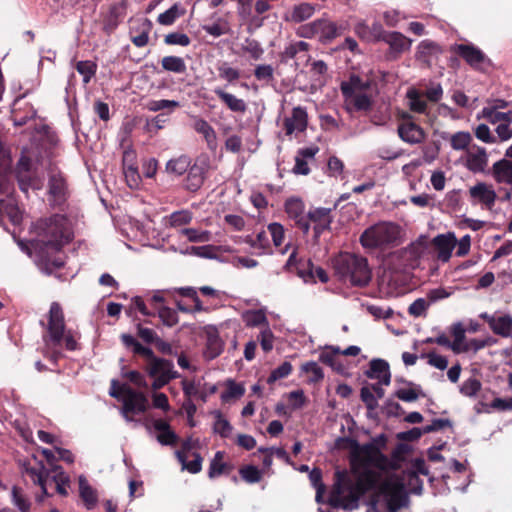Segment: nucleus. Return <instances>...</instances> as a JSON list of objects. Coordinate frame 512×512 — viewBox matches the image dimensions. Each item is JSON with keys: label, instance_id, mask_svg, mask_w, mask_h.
<instances>
[{"label": "nucleus", "instance_id": "nucleus-10", "mask_svg": "<svg viewBox=\"0 0 512 512\" xmlns=\"http://www.w3.org/2000/svg\"><path fill=\"white\" fill-rule=\"evenodd\" d=\"M14 176L19 189L25 194L29 189L40 190L43 187V179L25 151H22L15 165Z\"/></svg>", "mask_w": 512, "mask_h": 512}, {"label": "nucleus", "instance_id": "nucleus-34", "mask_svg": "<svg viewBox=\"0 0 512 512\" xmlns=\"http://www.w3.org/2000/svg\"><path fill=\"white\" fill-rule=\"evenodd\" d=\"M214 93L226 107L235 113H245L247 105L243 99L237 98L235 95L228 93L221 88H216Z\"/></svg>", "mask_w": 512, "mask_h": 512}, {"label": "nucleus", "instance_id": "nucleus-62", "mask_svg": "<svg viewBox=\"0 0 512 512\" xmlns=\"http://www.w3.org/2000/svg\"><path fill=\"white\" fill-rule=\"evenodd\" d=\"M361 401L365 404L368 412L375 410L378 407V401L370 387L363 386L360 390Z\"/></svg>", "mask_w": 512, "mask_h": 512}, {"label": "nucleus", "instance_id": "nucleus-2", "mask_svg": "<svg viewBox=\"0 0 512 512\" xmlns=\"http://www.w3.org/2000/svg\"><path fill=\"white\" fill-rule=\"evenodd\" d=\"M36 238L33 243L39 252L51 250L60 252L64 246L73 240V232L65 215L53 214L38 219L32 226Z\"/></svg>", "mask_w": 512, "mask_h": 512}, {"label": "nucleus", "instance_id": "nucleus-6", "mask_svg": "<svg viewBox=\"0 0 512 512\" xmlns=\"http://www.w3.org/2000/svg\"><path fill=\"white\" fill-rule=\"evenodd\" d=\"M43 341L49 347H58L64 343L66 350L75 351L79 349L76 335L72 330H66L64 312L58 302H52L48 312L46 334Z\"/></svg>", "mask_w": 512, "mask_h": 512}, {"label": "nucleus", "instance_id": "nucleus-39", "mask_svg": "<svg viewBox=\"0 0 512 512\" xmlns=\"http://www.w3.org/2000/svg\"><path fill=\"white\" fill-rule=\"evenodd\" d=\"M79 491L87 509H92L97 503L96 491L89 485L86 478L79 477Z\"/></svg>", "mask_w": 512, "mask_h": 512}, {"label": "nucleus", "instance_id": "nucleus-24", "mask_svg": "<svg viewBox=\"0 0 512 512\" xmlns=\"http://www.w3.org/2000/svg\"><path fill=\"white\" fill-rule=\"evenodd\" d=\"M307 124L308 115L306 109L301 106L294 107L291 117L285 118L283 123L286 135H291L295 131L304 132Z\"/></svg>", "mask_w": 512, "mask_h": 512}, {"label": "nucleus", "instance_id": "nucleus-17", "mask_svg": "<svg viewBox=\"0 0 512 512\" xmlns=\"http://www.w3.org/2000/svg\"><path fill=\"white\" fill-rule=\"evenodd\" d=\"M208 164L205 161L195 162L188 170L183 180V188L189 192H197L206 179Z\"/></svg>", "mask_w": 512, "mask_h": 512}, {"label": "nucleus", "instance_id": "nucleus-32", "mask_svg": "<svg viewBox=\"0 0 512 512\" xmlns=\"http://www.w3.org/2000/svg\"><path fill=\"white\" fill-rule=\"evenodd\" d=\"M469 193L471 198L479 200L488 207L494 205L497 197L495 191L484 182H479L471 187Z\"/></svg>", "mask_w": 512, "mask_h": 512}, {"label": "nucleus", "instance_id": "nucleus-40", "mask_svg": "<svg viewBox=\"0 0 512 512\" xmlns=\"http://www.w3.org/2000/svg\"><path fill=\"white\" fill-rule=\"evenodd\" d=\"M163 70L177 74L186 72L187 67L183 58L179 56H165L161 59Z\"/></svg>", "mask_w": 512, "mask_h": 512}, {"label": "nucleus", "instance_id": "nucleus-57", "mask_svg": "<svg viewBox=\"0 0 512 512\" xmlns=\"http://www.w3.org/2000/svg\"><path fill=\"white\" fill-rule=\"evenodd\" d=\"M164 43L166 45H179L187 47L191 43L190 37L182 32H172L164 36Z\"/></svg>", "mask_w": 512, "mask_h": 512}, {"label": "nucleus", "instance_id": "nucleus-53", "mask_svg": "<svg viewBox=\"0 0 512 512\" xmlns=\"http://www.w3.org/2000/svg\"><path fill=\"white\" fill-rule=\"evenodd\" d=\"M292 364L288 361L283 362L280 366L271 371L267 378L268 384H273L278 380L288 377L292 373Z\"/></svg>", "mask_w": 512, "mask_h": 512}, {"label": "nucleus", "instance_id": "nucleus-20", "mask_svg": "<svg viewBox=\"0 0 512 512\" xmlns=\"http://www.w3.org/2000/svg\"><path fill=\"white\" fill-rule=\"evenodd\" d=\"M505 156L512 159V145L507 148ZM492 175L496 182L509 185L512 190V160L504 158L495 162Z\"/></svg>", "mask_w": 512, "mask_h": 512}, {"label": "nucleus", "instance_id": "nucleus-38", "mask_svg": "<svg viewBox=\"0 0 512 512\" xmlns=\"http://www.w3.org/2000/svg\"><path fill=\"white\" fill-rule=\"evenodd\" d=\"M341 349L339 347H327L325 351L320 353L319 360L325 364L330 366L337 372H342L343 365L341 364L338 356L340 354Z\"/></svg>", "mask_w": 512, "mask_h": 512}, {"label": "nucleus", "instance_id": "nucleus-1", "mask_svg": "<svg viewBox=\"0 0 512 512\" xmlns=\"http://www.w3.org/2000/svg\"><path fill=\"white\" fill-rule=\"evenodd\" d=\"M357 476L354 483L347 471H337L335 473V483L333 485L329 505L333 508L348 509L352 504L357 503L360 496L368 491L379 489L381 494H389L391 484L381 482V474L375 470H366L354 473Z\"/></svg>", "mask_w": 512, "mask_h": 512}, {"label": "nucleus", "instance_id": "nucleus-26", "mask_svg": "<svg viewBox=\"0 0 512 512\" xmlns=\"http://www.w3.org/2000/svg\"><path fill=\"white\" fill-rule=\"evenodd\" d=\"M365 375L369 379H378L383 385H389L391 381L389 364L383 359L371 360Z\"/></svg>", "mask_w": 512, "mask_h": 512}, {"label": "nucleus", "instance_id": "nucleus-14", "mask_svg": "<svg viewBox=\"0 0 512 512\" xmlns=\"http://www.w3.org/2000/svg\"><path fill=\"white\" fill-rule=\"evenodd\" d=\"M127 8V0H121L116 3H112L107 12L102 14V30L107 35L113 33L124 20L127 14Z\"/></svg>", "mask_w": 512, "mask_h": 512}, {"label": "nucleus", "instance_id": "nucleus-7", "mask_svg": "<svg viewBox=\"0 0 512 512\" xmlns=\"http://www.w3.org/2000/svg\"><path fill=\"white\" fill-rule=\"evenodd\" d=\"M400 226L393 222H378L363 231L360 244L365 249L387 250L400 244Z\"/></svg>", "mask_w": 512, "mask_h": 512}, {"label": "nucleus", "instance_id": "nucleus-30", "mask_svg": "<svg viewBox=\"0 0 512 512\" xmlns=\"http://www.w3.org/2000/svg\"><path fill=\"white\" fill-rule=\"evenodd\" d=\"M425 245L421 241L411 243L408 247L400 251V257L405 262V266L415 268L424 253Z\"/></svg>", "mask_w": 512, "mask_h": 512}, {"label": "nucleus", "instance_id": "nucleus-50", "mask_svg": "<svg viewBox=\"0 0 512 512\" xmlns=\"http://www.w3.org/2000/svg\"><path fill=\"white\" fill-rule=\"evenodd\" d=\"M472 141L469 132L460 131L450 136V145L454 150H465Z\"/></svg>", "mask_w": 512, "mask_h": 512}, {"label": "nucleus", "instance_id": "nucleus-29", "mask_svg": "<svg viewBox=\"0 0 512 512\" xmlns=\"http://www.w3.org/2000/svg\"><path fill=\"white\" fill-rule=\"evenodd\" d=\"M145 370L149 377L179 375V373L174 370V364L171 360L159 357L154 359L151 363H147Z\"/></svg>", "mask_w": 512, "mask_h": 512}, {"label": "nucleus", "instance_id": "nucleus-11", "mask_svg": "<svg viewBox=\"0 0 512 512\" xmlns=\"http://www.w3.org/2000/svg\"><path fill=\"white\" fill-rule=\"evenodd\" d=\"M401 119L402 122L397 128L400 139L409 144L422 143L426 138V132L413 121V116L405 112L402 114Z\"/></svg>", "mask_w": 512, "mask_h": 512}, {"label": "nucleus", "instance_id": "nucleus-58", "mask_svg": "<svg viewBox=\"0 0 512 512\" xmlns=\"http://www.w3.org/2000/svg\"><path fill=\"white\" fill-rule=\"evenodd\" d=\"M309 479L313 487L316 489V501L319 502L322 493L325 490V485L322 482V471L319 468H314L309 474Z\"/></svg>", "mask_w": 512, "mask_h": 512}, {"label": "nucleus", "instance_id": "nucleus-48", "mask_svg": "<svg viewBox=\"0 0 512 512\" xmlns=\"http://www.w3.org/2000/svg\"><path fill=\"white\" fill-rule=\"evenodd\" d=\"M451 334L454 338V341L452 342L451 345V349L456 353H459L461 351H468V347H461L465 340V329L461 323H455L452 326Z\"/></svg>", "mask_w": 512, "mask_h": 512}, {"label": "nucleus", "instance_id": "nucleus-31", "mask_svg": "<svg viewBox=\"0 0 512 512\" xmlns=\"http://www.w3.org/2000/svg\"><path fill=\"white\" fill-rule=\"evenodd\" d=\"M120 339L126 348H130L134 354L146 358L148 363H151L157 358L151 348L143 346L134 336L123 333L121 334Z\"/></svg>", "mask_w": 512, "mask_h": 512}, {"label": "nucleus", "instance_id": "nucleus-5", "mask_svg": "<svg viewBox=\"0 0 512 512\" xmlns=\"http://www.w3.org/2000/svg\"><path fill=\"white\" fill-rule=\"evenodd\" d=\"M333 269L338 279L352 286L364 287L372 278L367 258L350 252H341L333 261Z\"/></svg>", "mask_w": 512, "mask_h": 512}, {"label": "nucleus", "instance_id": "nucleus-44", "mask_svg": "<svg viewBox=\"0 0 512 512\" xmlns=\"http://www.w3.org/2000/svg\"><path fill=\"white\" fill-rule=\"evenodd\" d=\"M191 166L189 157L180 156L179 158L169 160L166 164V170L169 173L180 176L188 172Z\"/></svg>", "mask_w": 512, "mask_h": 512}, {"label": "nucleus", "instance_id": "nucleus-61", "mask_svg": "<svg viewBox=\"0 0 512 512\" xmlns=\"http://www.w3.org/2000/svg\"><path fill=\"white\" fill-rule=\"evenodd\" d=\"M158 316L162 320L163 324L172 327L178 323L177 312L169 307L163 306L158 309Z\"/></svg>", "mask_w": 512, "mask_h": 512}, {"label": "nucleus", "instance_id": "nucleus-4", "mask_svg": "<svg viewBox=\"0 0 512 512\" xmlns=\"http://www.w3.org/2000/svg\"><path fill=\"white\" fill-rule=\"evenodd\" d=\"M372 81L363 79L358 74H350L347 80L340 84V91L343 97V108L347 113L368 114L373 107L374 99L368 90Z\"/></svg>", "mask_w": 512, "mask_h": 512}, {"label": "nucleus", "instance_id": "nucleus-36", "mask_svg": "<svg viewBox=\"0 0 512 512\" xmlns=\"http://www.w3.org/2000/svg\"><path fill=\"white\" fill-rule=\"evenodd\" d=\"M194 129L203 135L210 150L217 147V136L214 128L204 119H198L194 124Z\"/></svg>", "mask_w": 512, "mask_h": 512}, {"label": "nucleus", "instance_id": "nucleus-12", "mask_svg": "<svg viewBox=\"0 0 512 512\" xmlns=\"http://www.w3.org/2000/svg\"><path fill=\"white\" fill-rule=\"evenodd\" d=\"M120 390L123 393L122 402L125 415L140 414L147 410L148 399L142 392L135 391L126 384H123Z\"/></svg>", "mask_w": 512, "mask_h": 512}, {"label": "nucleus", "instance_id": "nucleus-49", "mask_svg": "<svg viewBox=\"0 0 512 512\" xmlns=\"http://www.w3.org/2000/svg\"><path fill=\"white\" fill-rule=\"evenodd\" d=\"M77 72L83 76V82L89 83L91 78L95 76L97 64L93 61H78L75 66Z\"/></svg>", "mask_w": 512, "mask_h": 512}, {"label": "nucleus", "instance_id": "nucleus-9", "mask_svg": "<svg viewBox=\"0 0 512 512\" xmlns=\"http://www.w3.org/2000/svg\"><path fill=\"white\" fill-rule=\"evenodd\" d=\"M24 472L31 478L34 484L39 485L43 496L38 498L42 501L43 497L50 496L48 493V484L54 483L57 493L62 496H67L68 492L66 486L69 484V479L63 476V473L50 476L49 470L45 467L42 461H38L35 457L32 461L24 462Z\"/></svg>", "mask_w": 512, "mask_h": 512}, {"label": "nucleus", "instance_id": "nucleus-41", "mask_svg": "<svg viewBox=\"0 0 512 512\" xmlns=\"http://www.w3.org/2000/svg\"><path fill=\"white\" fill-rule=\"evenodd\" d=\"M192 456L194 459L192 461H187V455L183 452H176V457L178 461L182 464V467L188 470L192 474L199 473L202 469V461L203 458L198 452H193Z\"/></svg>", "mask_w": 512, "mask_h": 512}, {"label": "nucleus", "instance_id": "nucleus-21", "mask_svg": "<svg viewBox=\"0 0 512 512\" xmlns=\"http://www.w3.org/2000/svg\"><path fill=\"white\" fill-rule=\"evenodd\" d=\"M456 244L457 239L453 233L439 234L432 240V245L437 252V258L442 262L450 260Z\"/></svg>", "mask_w": 512, "mask_h": 512}, {"label": "nucleus", "instance_id": "nucleus-55", "mask_svg": "<svg viewBox=\"0 0 512 512\" xmlns=\"http://www.w3.org/2000/svg\"><path fill=\"white\" fill-rule=\"evenodd\" d=\"M180 107V103L175 100H151L147 104V109L152 112L162 111L165 109L174 110Z\"/></svg>", "mask_w": 512, "mask_h": 512}, {"label": "nucleus", "instance_id": "nucleus-8", "mask_svg": "<svg viewBox=\"0 0 512 512\" xmlns=\"http://www.w3.org/2000/svg\"><path fill=\"white\" fill-rule=\"evenodd\" d=\"M348 30V22L332 21L322 16L310 23L299 26L297 35L301 38L312 39L317 37L322 44H330Z\"/></svg>", "mask_w": 512, "mask_h": 512}, {"label": "nucleus", "instance_id": "nucleus-46", "mask_svg": "<svg viewBox=\"0 0 512 512\" xmlns=\"http://www.w3.org/2000/svg\"><path fill=\"white\" fill-rule=\"evenodd\" d=\"M407 98L409 99V108L411 111L416 113L426 112L427 102L420 92L415 89H411L407 92Z\"/></svg>", "mask_w": 512, "mask_h": 512}, {"label": "nucleus", "instance_id": "nucleus-16", "mask_svg": "<svg viewBox=\"0 0 512 512\" xmlns=\"http://www.w3.org/2000/svg\"><path fill=\"white\" fill-rule=\"evenodd\" d=\"M204 334L206 337L205 350L203 352L204 358L206 360H213L222 354L225 343L221 339L217 327L214 325L205 326Z\"/></svg>", "mask_w": 512, "mask_h": 512}, {"label": "nucleus", "instance_id": "nucleus-52", "mask_svg": "<svg viewBox=\"0 0 512 512\" xmlns=\"http://www.w3.org/2000/svg\"><path fill=\"white\" fill-rule=\"evenodd\" d=\"M304 373L311 374L309 377L310 383H318L324 379V372L322 368L314 361H309L301 366Z\"/></svg>", "mask_w": 512, "mask_h": 512}, {"label": "nucleus", "instance_id": "nucleus-60", "mask_svg": "<svg viewBox=\"0 0 512 512\" xmlns=\"http://www.w3.org/2000/svg\"><path fill=\"white\" fill-rule=\"evenodd\" d=\"M192 220V213L188 210H180L173 212L170 215L169 221L170 226L172 227H179L182 225H187Z\"/></svg>", "mask_w": 512, "mask_h": 512}, {"label": "nucleus", "instance_id": "nucleus-42", "mask_svg": "<svg viewBox=\"0 0 512 512\" xmlns=\"http://www.w3.org/2000/svg\"><path fill=\"white\" fill-rule=\"evenodd\" d=\"M383 40L390 45V48L396 52H403L409 47L407 38L399 32H388L383 36Z\"/></svg>", "mask_w": 512, "mask_h": 512}, {"label": "nucleus", "instance_id": "nucleus-22", "mask_svg": "<svg viewBox=\"0 0 512 512\" xmlns=\"http://www.w3.org/2000/svg\"><path fill=\"white\" fill-rule=\"evenodd\" d=\"M48 192L59 203L66 200L67 182L63 174L56 168L49 170Z\"/></svg>", "mask_w": 512, "mask_h": 512}, {"label": "nucleus", "instance_id": "nucleus-56", "mask_svg": "<svg viewBox=\"0 0 512 512\" xmlns=\"http://www.w3.org/2000/svg\"><path fill=\"white\" fill-rule=\"evenodd\" d=\"M239 473L244 481L251 484L259 482L262 478L261 471L253 465L243 466Z\"/></svg>", "mask_w": 512, "mask_h": 512}, {"label": "nucleus", "instance_id": "nucleus-63", "mask_svg": "<svg viewBox=\"0 0 512 512\" xmlns=\"http://www.w3.org/2000/svg\"><path fill=\"white\" fill-rule=\"evenodd\" d=\"M267 228L272 237L274 245L276 247L281 246L285 238L284 227L280 223L274 222L270 223Z\"/></svg>", "mask_w": 512, "mask_h": 512}, {"label": "nucleus", "instance_id": "nucleus-19", "mask_svg": "<svg viewBox=\"0 0 512 512\" xmlns=\"http://www.w3.org/2000/svg\"><path fill=\"white\" fill-rule=\"evenodd\" d=\"M451 51L464 59L467 64L475 69L488 61L486 55L472 44H455L451 48Z\"/></svg>", "mask_w": 512, "mask_h": 512}, {"label": "nucleus", "instance_id": "nucleus-59", "mask_svg": "<svg viewBox=\"0 0 512 512\" xmlns=\"http://www.w3.org/2000/svg\"><path fill=\"white\" fill-rule=\"evenodd\" d=\"M482 384L477 378H469L465 380L460 387V392L468 397L475 396L481 390Z\"/></svg>", "mask_w": 512, "mask_h": 512}, {"label": "nucleus", "instance_id": "nucleus-54", "mask_svg": "<svg viewBox=\"0 0 512 512\" xmlns=\"http://www.w3.org/2000/svg\"><path fill=\"white\" fill-rule=\"evenodd\" d=\"M254 77L260 82L269 84L274 80V68L269 64L257 65L254 69Z\"/></svg>", "mask_w": 512, "mask_h": 512}, {"label": "nucleus", "instance_id": "nucleus-43", "mask_svg": "<svg viewBox=\"0 0 512 512\" xmlns=\"http://www.w3.org/2000/svg\"><path fill=\"white\" fill-rule=\"evenodd\" d=\"M213 415L215 416V422L213 424L214 433L219 434L222 438H228L233 430L232 425L224 418L221 411L216 410L213 412Z\"/></svg>", "mask_w": 512, "mask_h": 512}, {"label": "nucleus", "instance_id": "nucleus-33", "mask_svg": "<svg viewBox=\"0 0 512 512\" xmlns=\"http://www.w3.org/2000/svg\"><path fill=\"white\" fill-rule=\"evenodd\" d=\"M291 267H295L299 277L304 280L312 279L313 276V263L311 260L302 261L297 259V250L294 249L290 254L285 268L290 269Z\"/></svg>", "mask_w": 512, "mask_h": 512}, {"label": "nucleus", "instance_id": "nucleus-51", "mask_svg": "<svg viewBox=\"0 0 512 512\" xmlns=\"http://www.w3.org/2000/svg\"><path fill=\"white\" fill-rule=\"evenodd\" d=\"M245 388L243 385L234 382L233 380H229L227 383V389L221 394V399L223 402H228L231 399H237L244 395Z\"/></svg>", "mask_w": 512, "mask_h": 512}, {"label": "nucleus", "instance_id": "nucleus-15", "mask_svg": "<svg viewBox=\"0 0 512 512\" xmlns=\"http://www.w3.org/2000/svg\"><path fill=\"white\" fill-rule=\"evenodd\" d=\"M479 317L484 320L490 330L503 338L512 337V316L510 314H489L483 312Z\"/></svg>", "mask_w": 512, "mask_h": 512}, {"label": "nucleus", "instance_id": "nucleus-45", "mask_svg": "<svg viewBox=\"0 0 512 512\" xmlns=\"http://www.w3.org/2000/svg\"><path fill=\"white\" fill-rule=\"evenodd\" d=\"M482 115L491 124L512 122V111L500 112L496 108H483Z\"/></svg>", "mask_w": 512, "mask_h": 512}, {"label": "nucleus", "instance_id": "nucleus-35", "mask_svg": "<svg viewBox=\"0 0 512 512\" xmlns=\"http://www.w3.org/2000/svg\"><path fill=\"white\" fill-rule=\"evenodd\" d=\"M309 48L310 44L305 41L292 42L280 53L281 62L287 63L290 59L297 58L300 54L307 56Z\"/></svg>", "mask_w": 512, "mask_h": 512}, {"label": "nucleus", "instance_id": "nucleus-47", "mask_svg": "<svg viewBox=\"0 0 512 512\" xmlns=\"http://www.w3.org/2000/svg\"><path fill=\"white\" fill-rule=\"evenodd\" d=\"M412 388L409 389H398L395 392V396L404 402H414L416 401L420 396H424V393L422 392L420 386L415 385L412 382H407Z\"/></svg>", "mask_w": 512, "mask_h": 512}, {"label": "nucleus", "instance_id": "nucleus-3", "mask_svg": "<svg viewBox=\"0 0 512 512\" xmlns=\"http://www.w3.org/2000/svg\"><path fill=\"white\" fill-rule=\"evenodd\" d=\"M350 448V466L353 473L366 470L382 472L397 469V465L372 444H360L353 438H342Z\"/></svg>", "mask_w": 512, "mask_h": 512}, {"label": "nucleus", "instance_id": "nucleus-64", "mask_svg": "<svg viewBox=\"0 0 512 512\" xmlns=\"http://www.w3.org/2000/svg\"><path fill=\"white\" fill-rule=\"evenodd\" d=\"M243 51L248 53L253 60H259L264 54V49L257 40H247Z\"/></svg>", "mask_w": 512, "mask_h": 512}, {"label": "nucleus", "instance_id": "nucleus-37", "mask_svg": "<svg viewBox=\"0 0 512 512\" xmlns=\"http://www.w3.org/2000/svg\"><path fill=\"white\" fill-rule=\"evenodd\" d=\"M185 13L186 9L180 3H175L168 10L158 15L157 22L163 26H171Z\"/></svg>", "mask_w": 512, "mask_h": 512}, {"label": "nucleus", "instance_id": "nucleus-27", "mask_svg": "<svg viewBox=\"0 0 512 512\" xmlns=\"http://www.w3.org/2000/svg\"><path fill=\"white\" fill-rule=\"evenodd\" d=\"M316 12V5L302 2L294 5L291 10L285 14L284 19L287 22L302 23L310 19Z\"/></svg>", "mask_w": 512, "mask_h": 512}, {"label": "nucleus", "instance_id": "nucleus-25", "mask_svg": "<svg viewBox=\"0 0 512 512\" xmlns=\"http://www.w3.org/2000/svg\"><path fill=\"white\" fill-rule=\"evenodd\" d=\"M488 164V156L486 149L480 146L474 145L471 150L467 152L466 167L473 173L484 172Z\"/></svg>", "mask_w": 512, "mask_h": 512}, {"label": "nucleus", "instance_id": "nucleus-13", "mask_svg": "<svg viewBox=\"0 0 512 512\" xmlns=\"http://www.w3.org/2000/svg\"><path fill=\"white\" fill-rule=\"evenodd\" d=\"M332 208L317 207L310 209L306 214L309 225L313 224L314 239L317 242L325 231L331 230L333 222Z\"/></svg>", "mask_w": 512, "mask_h": 512}, {"label": "nucleus", "instance_id": "nucleus-28", "mask_svg": "<svg viewBox=\"0 0 512 512\" xmlns=\"http://www.w3.org/2000/svg\"><path fill=\"white\" fill-rule=\"evenodd\" d=\"M442 53L441 47L430 40H423L417 48L416 59L423 64L430 66L433 59Z\"/></svg>", "mask_w": 512, "mask_h": 512}, {"label": "nucleus", "instance_id": "nucleus-18", "mask_svg": "<svg viewBox=\"0 0 512 512\" xmlns=\"http://www.w3.org/2000/svg\"><path fill=\"white\" fill-rule=\"evenodd\" d=\"M304 203L299 198H289L285 202V212L288 217L294 220L295 225L307 235L310 231L309 220L306 219L304 214Z\"/></svg>", "mask_w": 512, "mask_h": 512}, {"label": "nucleus", "instance_id": "nucleus-23", "mask_svg": "<svg viewBox=\"0 0 512 512\" xmlns=\"http://www.w3.org/2000/svg\"><path fill=\"white\" fill-rule=\"evenodd\" d=\"M153 28L152 21L142 18L130 28V40L138 48L145 47L149 43V34Z\"/></svg>", "mask_w": 512, "mask_h": 512}]
</instances>
